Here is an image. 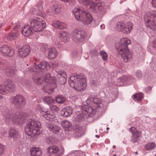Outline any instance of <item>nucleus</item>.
I'll list each match as a JSON object with an SVG mask.
<instances>
[{"mask_svg": "<svg viewBox=\"0 0 156 156\" xmlns=\"http://www.w3.org/2000/svg\"><path fill=\"white\" fill-rule=\"evenodd\" d=\"M76 19L84 25H88L93 20L91 15L83 11L82 8L75 9L72 11Z\"/></svg>", "mask_w": 156, "mask_h": 156, "instance_id": "20e7f679", "label": "nucleus"}, {"mask_svg": "<svg viewBox=\"0 0 156 156\" xmlns=\"http://www.w3.org/2000/svg\"><path fill=\"white\" fill-rule=\"evenodd\" d=\"M62 126L65 131H69L72 130V126L71 123L67 120H65L62 124Z\"/></svg>", "mask_w": 156, "mask_h": 156, "instance_id": "b1692460", "label": "nucleus"}, {"mask_svg": "<svg viewBox=\"0 0 156 156\" xmlns=\"http://www.w3.org/2000/svg\"><path fill=\"white\" fill-rule=\"evenodd\" d=\"M5 151L4 146V145L0 144V155L4 154Z\"/></svg>", "mask_w": 156, "mask_h": 156, "instance_id": "c03bdc74", "label": "nucleus"}, {"mask_svg": "<svg viewBox=\"0 0 156 156\" xmlns=\"http://www.w3.org/2000/svg\"><path fill=\"white\" fill-rule=\"evenodd\" d=\"M153 47L156 48V38L154 39L152 42Z\"/></svg>", "mask_w": 156, "mask_h": 156, "instance_id": "603ef678", "label": "nucleus"}, {"mask_svg": "<svg viewBox=\"0 0 156 156\" xmlns=\"http://www.w3.org/2000/svg\"><path fill=\"white\" fill-rule=\"evenodd\" d=\"M86 37L85 32L83 30L76 29L73 31V39L76 42H81L83 41Z\"/></svg>", "mask_w": 156, "mask_h": 156, "instance_id": "f8f14e48", "label": "nucleus"}, {"mask_svg": "<svg viewBox=\"0 0 156 156\" xmlns=\"http://www.w3.org/2000/svg\"><path fill=\"white\" fill-rule=\"evenodd\" d=\"M60 130V127L58 126H54L52 129H51V131L55 133H58Z\"/></svg>", "mask_w": 156, "mask_h": 156, "instance_id": "79ce46f5", "label": "nucleus"}, {"mask_svg": "<svg viewBox=\"0 0 156 156\" xmlns=\"http://www.w3.org/2000/svg\"><path fill=\"white\" fill-rule=\"evenodd\" d=\"M5 120L9 123L12 121L14 123H19L23 121L25 116V114L21 112L6 109L3 112Z\"/></svg>", "mask_w": 156, "mask_h": 156, "instance_id": "f257e3e1", "label": "nucleus"}, {"mask_svg": "<svg viewBox=\"0 0 156 156\" xmlns=\"http://www.w3.org/2000/svg\"><path fill=\"white\" fill-rule=\"evenodd\" d=\"M67 79H60V83L61 84H64L66 82Z\"/></svg>", "mask_w": 156, "mask_h": 156, "instance_id": "de8ad7c7", "label": "nucleus"}, {"mask_svg": "<svg viewBox=\"0 0 156 156\" xmlns=\"http://www.w3.org/2000/svg\"><path fill=\"white\" fill-rule=\"evenodd\" d=\"M56 102L59 104H62L66 101V99L62 95H58L55 98Z\"/></svg>", "mask_w": 156, "mask_h": 156, "instance_id": "7c9ffc66", "label": "nucleus"}, {"mask_svg": "<svg viewBox=\"0 0 156 156\" xmlns=\"http://www.w3.org/2000/svg\"><path fill=\"white\" fill-rule=\"evenodd\" d=\"M3 65L2 62L0 61V67L1 68Z\"/></svg>", "mask_w": 156, "mask_h": 156, "instance_id": "052dcab7", "label": "nucleus"}, {"mask_svg": "<svg viewBox=\"0 0 156 156\" xmlns=\"http://www.w3.org/2000/svg\"><path fill=\"white\" fill-rule=\"evenodd\" d=\"M59 37L62 41L65 42H67L69 39L68 34L63 31H62L60 32Z\"/></svg>", "mask_w": 156, "mask_h": 156, "instance_id": "5701e85b", "label": "nucleus"}, {"mask_svg": "<svg viewBox=\"0 0 156 156\" xmlns=\"http://www.w3.org/2000/svg\"><path fill=\"white\" fill-rule=\"evenodd\" d=\"M0 51L2 55L5 56H12L15 54L14 50L6 45L1 47Z\"/></svg>", "mask_w": 156, "mask_h": 156, "instance_id": "dca6fc26", "label": "nucleus"}, {"mask_svg": "<svg viewBox=\"0 0 156 156\" xmlns=\"http://www.w3.org/2000/svg\"><path fill=\"white\" fill-rule=\"evenodd\" d=\"M91 83L93 84L97 85L98 84V82L97 80H92L91 81Z\"/></svg>", "mask_w": 156, "mask_h": 156, "instance_id": "864d4df0", "label": "nucleus"}, {"mask_svg": "<svg viewBox=\"0 0 156 156\" xmlns=\"http://www.w3.org/2000/svg\"><path fill=\"white\" fill-rule=\"evenodd\" d=\"M131 41L126 38L121 39V43L118 46H116V49L125 62L129 61L131 58L132 55L129 50L128 45L130 44Z\"/></svg>", "mask_w": 156, "mask_h": 156, "instance_id": "f03ea898", "label": "nucleus"}, {"mask_svg": "<svg viewBox=\"0 0 156 156\" xmlns=\"http://www.w3.org/2000/svg\"><path fill=\"white\" fill-rule=\"evenodd\" d=\"M133 27L132 23L129 22L126 24L122 22H119L115 27L116 29L118 31H122L124 33L129 34Z\"/></svg>", "mask_w": 156, "mask_h": 156, "instance_id": "ddd939ff", "label": "nucleus"}, {"mask_svg": "<svg viewBox=\"0 0 156 156\" xmlns=\"http://www.w3.org/2000/svg\"><path fill=\"white\" fill-rule=\"evenodd\" d=\"M48 111H46L45 112V113H44V115H42V116H43L44 118H45L47 120H49V118H48Z\"/></svg>", "mask_w": 156, "mask_h": 156, "instance_id": "8fccbe9b", "label": "nucleus"}, {"mask_svg": "<svg viewBox=\"0 0 156 156\" xmlns=\"http://www.w3.org/2000/svg\"><path fill=\"white\" fill-rule=\"evenodd\" d=\"M73 110L71 107L68 106L63 108L60 111V114L63 116L66 117L72 114Z\"/></svg>", "mask_w": 156, "mask_h": 156, "instance_id": "a211bd4d", "label": "nucleus"}, {"mask_svg": "<svg viewBox=\"0 0 156 156\" xmlns=\"http://www.w3.org/2000/svg\"><path fill=\"white\" fill-rule=\"evenodd\" d=\"M50 109L52 111L56 113H57L58 111L59 110V108L58 107L53 105H51L50 106Z\"/></svg>", "mask_w": 156, "mask_h": 156, "instance_id": "4c0bfd02", "label": "nucleus"}, {"mask_svg": "<svg viewBox=\"0 0 156 156\" xmlns=\"http://www.w3.org/2000/svg\"><path fill=\"white\" fill-rule=\"evenodd\" d=\"M2 26V25L1 23H0V28Z\"/></svg>", "mask_w": 156, "mask_h": 156, "instance_id": "e2e57ef3", "label": "nucleus"}, {"mask_svg": "<svg viewBox=\"0 0 156 156\" xmlns=\"http://www.w3.org/2000/svg\"><path fill=\"white\" fill-rule=\"evenodd\" d=\"M80 2H84L87 8H90L91 11L95 13L104 14L106 10L102 4L96 3V0H79Z\"/></svg>", "mask_w": 156, "mask_h": 156, "instance_id": "423d86ee", "label": "nucleus"}, {"mask_svg": "<svg viewBox=\"0 0 156 156\" xmlns=\"http://www.w3.org/2000/svg\"><path fill=\"white\" fill-rule=\"evenodd\" d=\"M100 55L101 56L103 60L105 61L108 59V55L107 53L104 51H101L100 52Z\"/></svg>", "mask_w": 156, "mask_h": 156, "instance_id": "e433bc0d", "label": "nucleus"}, {"mask_svg": "<svg viewBox=\"0 0 156 156\" xmlns=\"http://www.w3.org/2000/svg\"><path fill=\"white\" fill-rule=\"evenodd\" d=\"M26 102L25 98L21 94H17L12 98V103L16 109L22 108L25 106Z\"/></svg>", "mask_w": 156, "mask_h": 156, "instance_id": "9b49d317", "label": "nucleus"}, {"mask_svg": "<svg viewBox=\"0 0 156 156\" xmlns=\"http://www.w3.org/2000/svg\"><path fill=\"white\" fill-rule=\"evenodd\" d=\"M39 65L41 69L48 70L50 68V64L47 61H42Z\"/></svg>", "mask_w": 156, "mask_h": 156, "instance_id": "bb28decb", "label": "nucleus"}, {"mask_svg": "<svg viewBox=\"0 0 156 156\" xmlns=\"http://www.w3.org/2000/svg\"><path fill=\"white\" fill-rule=\"evenodd\" d=\"M52 26L59 29H63L66 27L65 23L62 22L60 21H55L52 24Z\"/></svg>", "mask_w": 156, "mask_h": 156, "instance_id": "4be33fe9", "label": "nucleus"}, {"mask_svg": "<svg viewBox=\"0 0 156 156\" xmlns=\"http://www.w3.org/2000/svg\"><path fill=\"white\" fill-rule=\"evenodd\" d=\"M129 130L132 134L131 141L133 143L138 142L140 140V138L141 137V132L138 131L134 127H131Z\"/></svg>", "mask_w": 156, "mask_h": 156, "instance_id": "2eb2a0df", "label": "nucleus"}, {"mask_svg": "<svg viewBox=\"0 0 156 156\" xmlns=\"http://www.w3.org/2000/svg\"><path fill=\"white\" fill-rule=\"evenodd\" d=\"M40 69L39 64L34 66L32 67V71L34 72H38Z\"/></svg>", "mask_w": 156, "mask_h": 156, "instance_id": "a19ab883", "label": "nucleus"}, {"mask_svg": "<svg viewBox=\"0 0 156 156\" xmlns=\"http://www.w3.org/2000/svg\"><path fill=\"white\" fill-rule=\"evenodd\" d=\"M58 55V52L55 48H50L48 52V58L50 59L55 58Z\"/></svg>", "mask_w": 156, "mask_h": 156, "instance_id": "412c9836", "label": "nucleus"}, {"mask_svg": "<svg viewBox=\"0 0 156 156\" xmlns=\"http://www.w3.org/2000/svg\"><path fill=\"white\" fill-rule=\"evenodd\" d=\"M52 64L53 67H57L58 65V64L55 62H52Z\"/></svg>", "mask_w": 156, "mask_h": 156, "instance_id": "6e6d98bb", "label": "nucleus"}, {"mask_svg": "<svg viewBox=\"0 0 156 156\" xmlns=\"http://www.w3.org/2000/svg\"><path fill=\"white\" fill-rule=\"evenodd\" d=\"M5 85L8 89V92H13L15 90V86L11 80L9 79H6L4 82Z\"/></svg>", "mask_w": 156, "mask_h": 156, "instance_id": "f3484780", "label": "nucleus"}, {"mask_svg": "<svg viewBox=\"0 0 156 156\" xmlns=\"http://www.w3.org/2000/svg\"><path fill=\"white\" fill-rule=\"evenodd\" d=\"M44 78H52V77L51 76L49 73H48L46 74V76Z\"/></svg>", "mask_w": 156, "mask_h": 156, "instance_id": "4d7b16f0", "label": "nucleus"}, {"mask_svg": "<svg viewBox=\"0 0 156 156\" xmlns=\"http://www.w3.org/2000/svg\"><path fill=\"white\" fill-rule=\"evenodd\" d=\"M109 129V128L108 127H107V128H106V129L107 130H108Z\"/></svg>", "mask_w": 156, "mask_h": 156, "instance_id": "69168bd1", "label": "nucleus"}, {"mask_svg": "<svg viewBox=\"0 0 156 156\" xmlns=\"http://www.w3.org/2000/svg\"><path fill=\"white\" fill-rule=\"evenodd\" d=\"M87 117L83 113L77 114L75 117V121L78 122H82Z\"/></svg>", "mask_w": 156, "mask_h": 156, "instance_id": "393cba45", "label": "nucleus"}, {"mask_svg": "<svg viewBox=\"0 0 156 156\" xmlns=\"http://www.w3.org/2000/svg\"><path fill=\"white\" fill-rule=\"evenodd\" d=\"M75 133H77L80 135L82 133V128L80 126H76L74 130Z\"/></svg>", "mask_w": 156, "mask_h": 156, "instance_id": "ea45409f", "label": "nucleus"}, {"mask_svg": "<svg viewBox=\"0 0 156 156\" xmlns=\"http://www.w3.org/2000/svg\"><path fill=\"white\" fill-rule=\"evenodd\" d=\"M156 146L154 143H148L146 145V150H150L153 149Z\"/></svg>", "mask_w": 156, "mask_h": 156, "instance_id": "72a5a7b5", "label": "nucleus"}, {"mask_svg": "<svg viewBox=\"0 0 156 156\" xmlns=\"http://www.w3.org/2000/svg\"><path fill=\"white\" fill-rule=\"evenodd\" d=\"M90 53L93 56H97L98 54V53L97 50L95 49H93L91 50Z\"/></svg>", "mask_w": 156, "mask_h": 156, "instance_id": "37998d69", "label": "nucleus"}, {"mask_svg": "<svg viewBox=\"0 0 156 156\" xmlns=\"http://www.w3.org/2000/svg\"><path fill=\"white\" fill-rule=\"evenodd\" d=\"M69 79L68 80L70 86L73 88L80 91L84 90L87 86L86 79Z\"/></svg>", "mask_w": 156, "mask_h": 156, "instance_id": "6e6552de", "label": "nucleus"}, {"mask_svg": "<svg viewBox=\"0 0 156 156\" xmlns=\"http://www.w3.org/2000/svg\"><path fill=\"white\" fill-rule=\"evenodd\" d=\"M9 135L11 137L16 138L18 136L19 133L17 130L13 128H11L9 131Z\"/></svg>", "mask_w": 156, "mask_h": 156, "instance_id": "c85d7f7f", "label": "nucleus"}, {"mask_svg": "<svg viewBox=\"0 0 156 156\" xmlns=\"http://www.w3.org/2000/svg\"><path fill=\"white\" fill-rule=\"evenodd\" d=\"M18 34L16 33H10L7 36V39L9 41H11L15 39L18 37Z\"/></svg>", "mask_w": 156, "mask_h": 156, "instance_id": "c756f323", "label": "nucleus"}, {"mask_svg": "<svg viewBox=\"0 0 156 156\" xmlns=\"http://www.w3.org/2000/svg\"><path fill=\"white\" fill-rule=\"evenodd\" d=\"M72 77H76V78H79V75L78 76H77V75H76V76H71L69 78H71Z\"/></svg>", "mask_w": 156, "mask_h": 156, "instance_id": "13d9d810", "label": "nucleus"}, {"mask_svg": "<svg viewBox=\"0 0 156 156\" xmlns=\"http://www.w3.org/2000/svg\"><path fill=\"white\" fill-rule=\"evenodd\" d=\"M30 150L31 156H40L41 154L40 150L36 147L31 148Z\"/></svg>", "mask_w": 156, "mask_h": 156, "instance_id": "a878e982", "label": "nucleus"}, {"mask_svg": "<svg viewBox=\"0 0 156 156\" xmlns=\"http://www.w3.org/2000/svg\"><path fill=\"white\" fill-rule=\"evenodd\" d=\"M57 76L58 78H66L67 76L66 72L63 70L59 71L57 73Z\"/></svg>", "mask_w": 156, "mask_h": 156, "instance_id": "f704fd0d", "label": "nucleus"}, {"mask_svg": "<svg viewBox=\"0 0 156 156\" xmlns=\"http://www.w3.org/2000/svg\"><path fill=\"white\" fill-rule=\"evenodd\" d=\"M118 81L120 83V85H122L123 83L124 79H118Z\"/></svg>", "mask_w": 156, "mask_h": 156, "instance_id": "3c124183", "label": "nucleus"}, {"mask_svg": "<svg viewBox=\"0 0 156 156\" xmlns=\"http://www.w3.org/2000/svg\"><path fill=\"white\" fill-rule=\"evenodd\" d=\"M136 76L138 78L141 77L142 76V73L141 71L140 70H138L136 73Z\"/></svg>", "mask_w": 156, "mask_h": 156, "instance_id": "a18cd8bd", "label": "nucleus"}, {"mask_svg": "<svg viewBox=\"0 0 156 156\" xmlns=\"http://www.w3.org/2000/svg\"><path fill=\"white\" fill-rule=\"evenodd\" d=\"M144 18L147 27L156 31V13L153 11H147L144 14Z\"/></svg>", "mask_w": 156, "mask_h": 156, "instance_id": "0eeeda50", "label": "nucleus"}, {"mask_svg": "<svg viewBox=\"0 0 156 156\" xmlns=\"http://www.w3.org/2000/svg\"><path fill=\"white\" fill-rule=\"evenodd\" d=\"M7 89L4 83L3 84L0 85V93L3 94H6L8 92Z\"/></svg>", "mask_w": 156, "mask_h": 156, "instance_id": "473e14b6", "label": "nucleus"}, {"mask_svg": "<svg viewBox=\"0 0 156 156\" xmlns=\"http://www.w3.org/2000/svg\"><path fill=\"white\" fill-rule=\"evenodd\" d=\"M51 9L53 10V12L54 14H56L59 12L61 11V8L60 6L58 5L57 4H54L53 6L51 7Z\"/></svg>", "mask_w": 156, "mask_h": 156, "instance_id": "2f4dec72", "label": "nucleus"}, {"mask_svg": "<svg viewBox=\"0 0 156 156\" xmlns=\"http://www.w3.org/2000/svg\"><path fill=\"white\" fill-rule=\"evenodd\" d=\"M48 151L49 154L52 156H58L59 151L58 147L56 146H51L48 148Z\"/></svg>", "mask_w": 156, "mask_h": 156, "instance_id": "aec40b11", "label": "nucleus"}, {"mask_svg": "<svg viewBox=\"0 0 156 156\" xmlns=\"http://www.w3.org/2000/svg\"><path fill=\"white\" fill-rule=\"evenodd\" d=\"M30 51V46L27 45H24L19 49L18 56L21 58H24L29 54Z\"/></svg>", "mask_w": 156, "mask_h": 156, "instance_id": "4468645a", "label": "nucleus"}, {"mask_svg": "<svg viewBox=\"0 0 156 156\" xmlns=\"http://www.w3.org/2000/svg\"><path fill=\"white\" fill-rule=\"evenodd\" d=\"M33 81L38 85L44 84L43 90L45 92L48 93V91L46 90V89L49 90V87H55L56 86V80L55 79H33Z\"/></svg>", "mask_w": 156, "mask_h": 156, "instance_id": "1a4fd4ad", "label": "nucleus"}, {"mask_svg": "<svg viewBox=\"0 0 156 156\" xmlns=\"http://www.w3.org/2000/svg\"><path fill=\"white\" fill-rule=\"evenodd\" d=\"M151 88H152L151 87H148L147 88L146 90L147 89L148 91L150 90H151Z\"/></svg>", "mask_w": 156, "mask_h": 156, "instance_id": "bf43d9fd", "label": "nucleus"}, {"mask_svg": "<svg viewBox=\"0 0 156 156\" xmlns=\"http://www.w3.org/2000/svg\"><path fill=\"white\" fill-rule=\"evenodd\" d=\"M6 71L9 73V74L11 76L14 75L16 73V71L14 67H8L6 69Z\"/></svg>", "mask_w": 156, "mask_h": 156, "instance_id": "c9c22d12", "label": "nucleus"}, {"mask_svg": "<svg viewBox=\"0 0 156 156\" xmlns=\"http://www.w3.org/2000/svg\"><path fill=\"white\" fill-rule=\"evenodd\" d=\"M21 32L23 35L26 37L31 36L33 33L32 30L29 25L24 26L21 31Z\"/></svg>", "mask_w": 156, "mask_h": 156, "instance_id": "6ab92c4d", "label": "nucleus"}, {"mask_svg": "<svg viewBox=\"0 0 156 156\" xmlns=\"http://www.w3.org/2000/svg\"><path fill=\"white\" fill-rule=\"evenodd\" d=\"M152 4L154 7H156V0H152Z\"/></svg>", "mask_w": 156, "mask_h": 156, "instance_id": "5fc2aeb1", "label": "nucleus"}, {"mask_svg": "<svg viewBox=\"0 0 156 156\" xmlns=\"http://www.w3.org/2000/svg\"><path fill=\"white\" fill-rule=\"evenodd\" d=\"M47 126L48 129L51 131V129L54 126L53 125H52L50 123L47 124Z\"/></svg>", "mask_w": 156, "mask_h": 156, "instance_id": "09e8293b", "label": "nucleus"}, {"mask_svg": "<svg viewBox=\"0 0 156 156\" xmlns=\"http://www.w3.org/2000/svg\"><path fill=\"white\" fill-rule=\"evenodd\" d=\"M134 98L138 101H140L143 98V95L141 94H136L134 95Z\"/></svg>", "mask_w": 156, "mask_h": 156, "instance_id": "58836bf2", "label": "nucleus"}, {"mask_svg": "<svg viewBox=\"0 0 156 156\" xmlns=\"http://www.w3.org/2000/svg\"><path fill=\"white\" fill-rule=\"evenodd\" d=\"M30 25L32 29L36 32L42 31L46 27L45 21L42 18L38 17L32 19Z\"/></svg>", "mask_w": 156, "mask_h": 156, "instance_id": "9d476101", "label": "nucleus"}, {"mask_svg": "<svg viewBox=\"0 0 156 156\" xmlns=\"http://www.w3.org/2000/svg\"><path fill=\"white\" fill-rule=\"evenodd\" d=\"M113 156H116V155L115 154H114Z\"/></svg>", "mask_w": 156, "mask_h": 156, "instance_id": "774afa93", "label": "nucleus"}, {"mask_svg": "<svg viewBox=\"0 0 156 156\" xmlns=\"http://www.w3.org/2000/svg\"><path fill=\"white\" fill-rule=\"evenodd\" d=\"M135 154H138V152L136 151V152H135Z\"/></svg>", "mask_w": 156, "mask_h": 156, "instance_id": "0e129e2a", "label": "nucleus"}, {"mask_svg": "<svg viewBox=\"0 0 156 156\" xmlns=\"http://www.w3.org/2000/svg\"><path fill=\"white\" fill-rule=\"evenodd\" d=\"M44 102L48 105H51L55 103V101L52 97L49 96H46L43 99Z\"/></svg>", "mask_w": 156, "mask_h": 156, "instance_id": "cd10ccee", "label": "nucleus"}, {"mask_svg": "<svg viewBox=\"0 0 156 156\" xmlns=\"http://www.w3.org/2000/svg\"><path fill=\"white\" fill-rule=\"evenodd\" d=\"M101 29H104L105 28V27L104 26V25H101Z\"/></svg>", "mask_w": 156, "mask_h": 156, "instance_id": "680f3d73", "label": "nucleus"}, {"mask_svg": "<svg viewBox=\"0 0 156 156\" xmlns=\"http://www.w3.org/2000/svg\"><path fill=\"white\" fill-rule=\"evenodd\" d=\"M49 113H50V112ZM48 118H49V120L50 119H53L55 117V114H51L50 113H48Z\"/></svg>", "mask_w": 156, "mask_h": 156, "instance_id": "49530a36", "label": "nucleus"}, {"mask_svg": "<svg viewBox=\"0 0 156 156\" xmlns=\"http://www.w3.org/2000/svg\"><path fill=\"white\" fill-rule=\"evenodd\" d=\"M41 127L40 122L30 119L26 122L25 128V133L28 136L33 137L39 134V130Z\"/></svg>", "mask_w": 156, "mask_h": 156, "instance_id": "39448f33", "label": "nucleus"}, {"mask_svg": "<svg viewBox=\"0 0 156 156\" xmlns=\"http://www.w3.org/2000/svg\"><path fill=\"white\" fill-rule=\"evenodd\" d=\"M87 102L91 106L85 105L83 107V113L86 114L87 117L93 115L95 112V110L98 107L101 106V101L99 98H94L93 97H89L87 98Z\"/></svg>", "mask_w": 156, "mask_h": 156, "instance_id": "7ed1b4c3", "label": "nucleus"}, {"mask_svg": "<svg viewBox=\"0 0 156 156\" xmlns=\"http://www.w3.org/2000/svg\"><path fill=\"white\" fill-rule=\"evenodd\" d=\"M113 148H115V146H113Z\"/></svg>", "mask_w": 156, "mask_h": 156, "instance_id": "338daca9", "label": "nucleus"}]
</instances>
